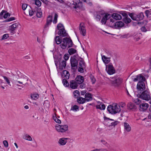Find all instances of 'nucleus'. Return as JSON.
I'll list each match as a JSON object with an SVG mask.
<instances>
[{
  "label": "nucleus",
  "instance_id": "nucleus-40",
  "mask_svg": "<svg viewBox=\"0 0 151 151\" xmlns=\"http://www.w3.org/2000/svg\"><path fill=\"white\" fill-rule=\"evenodd\" d=\"M36 13V8L32 10H29V15L31 16L33 15V14Z\"/></svg>",
  "mask_w": 151,
  "mask_h": 151
},
{
  "label": "nucleus",
  "instance_id": "nucleus-45",
  "mask_svg": "<svg viewBox=\"0 0 151 151\" xmlns=\"http://www.w3.org/2000/svg\"><path fill=\"white\" fill-rule=\"evenodd\" d=\"M145 12L146 16L148 17V16L151 15V9L146 10Z\"/></svg>",
  "mask_w": 151,
  "mask_h": 151
},
{
  "label": "nucleus",
  "instance_id": "nucleus-37",
  "mask_svg": "<svg viewBox=\"0 0 151 151\" xmlns=\"http://www.w3.org/2000/svg\"><path fill=\"white\" fill-rule=\"evenodd\" d=\"M66 79H63L62 80V83L64 86L65 87H68L69 85L68 82Z\"/></svg>",
  "mask_w": 151,
  "mask_h": 151
},
{
  "label": "nucleus",
  "instance_id": "nucleus-23",
  "mask_svg": "<svg viewBox=\"0 0 151 151\" xmlns=\"http://www.w3.org/2000/svg\"><path fill=\"white\" fill-rule=\"evenodd\" d=\"M127 107L128 109L134 110L136 109V107L133 103L130 102L127 104Z\"/></svg>",
  "mask_w": 151,
  "mask_h": 151
},
{
  "label": "nucleus",
  "instance_id": "nucleus-29",
  "mask_svg": "<svg viewBox=\"0 0 151 151\" xmlns=\"http://www.w3.org/2000/svg\"><path fill=\"white\" fill-rule=\"evenodd\" d=\"M63 74L64 75V77L66 79H68L69 78L70 74L68 71L64 70L63 71Z\"/></svg>",
  "mask_w": 151,
  "mask_h": 151
},
{
  "label": "nucleus",
  "instance_id": "nucleus-55",
  "mask_svg": "<svg viewBox=\"0 0 151 151\" xmlns=\"http://www.w3.org/2000/svg\"><path fill=\"white\" fill-rule=\"evenodd\" d=\"M106 19L104 17L101 20V22L103 24H106Z\"/></svg>",
  "mask_w": 151,
  "mask_h": 151
},
{
  "label": "nucleus",
  "instance_id": "nucleus-14",
  "mask_svg": "<svg viewBox=\"0 0 151 151\" xmlns=\"http://www.w3.org/2000/svg\"><path fill=\"white\" fill-rule=\"evenodd\" d=\"M76 81L77 84H81L83 82L84 79L83 77L81 76H77L75 79Z\"/></svg>",
  "mask_w": 151,
  "mask_h": 151
},
{
  "label": "nucleus",
  "instance_id": "nucleus-60",
  "mask_svg": "<svg viewBox=\"0 0 151 151\" xmlns=\"http://www.w3.org/2000/svg\"><path fill=\"white\" fill-rule=\"evenodd\" d=\"M134 39L136 41H138L140 39V38L139 36L137 35V36L134 37Z\"/></svg>",
  "mask_w": 151,
  "mask_h": 151
},
{
  "label": "nucleus",
  "instance_id": "nucleus-53",
  "mask_svg": "<svg viewBox=\"0 0 151 151\" xmlns=\"http://www.w3.org/2000/svg\"><path fill=\"white\" fill-rule=\"evenodd\" d=\"M44 103L46 107H49L50 105L49 101L47 100H45Z\"/></svg>",
  "mask_w": 151,
  "mask_h": 151
},
{
  "label": "nucleus",
  "instance_id": "nucleus-16",
  "mask_svg": "<svg viewBox=\"0 0 151 151\" xmlns=\"http://www.w3.org/2000/svg\"><path fill=\"white\" fill-rule=\"evenodd\" d=\"M149 106L147 103H143L140 104L139 106V110L141 111H145L147 109Z\"/></svg>",
  "mask_w": 151,
  "mask_h": 151
},
{
  "label": "nucleus",
  "instance_id": "nucleus-27",
  "mask_svg": "<svg viewBox=\"0 0 151 151\" xmlns=\"http://www.w3.org/2000/svg\"><path fill=\"white\" fill-rule=\"evenodd\" d=\"M124 25V23L121 21L116 22L115 23V26L116 27H120Z\"/></svg>",
  "mask_w": 151,
  "mask_h": 151
},
{
  "label": "nucleus",
  "instance_id": "nucleus-30",
  "mask_svg": "<svg viewBox=\"0 0 151 151\" xmlns=\"http://www.w3.org/2000/svg\"><path fill=\"white\" fill-rule=\"evenodd\" d=\"M55 39L56 43L58 45H59L62 42V40H61V38L59 36H56Z\"/></svg>",
  "mask_w": 151,
  "mask_h": 151
},
{
  "label": "nucleus",
  "instance_id": "nucleus-57",
  "mask_svg": "<svg viewBox=\"0 0 151 151\" xmlns=\"http://www.w3.org/2000/svg\"><path fill=\"white\" fill-rule=\"evenodd\" d=\"M3 143L4 146L6 147H7L8 146V143L7 141L6 140H4L3 141Z\"/></svg>",
  "mask_w": 151,
  "mask_h": 151
},
{
  "label": "nucleus",
  "instance_id": "nucleus-19",
  "mask_svg": "<svg viewBox=\"0 0 151 151\" xmlns=\"http://www.w3.org/2000/svg\"><path fill=\"white\" fill-rule=\"evenodd\" d=\"M85 101H89L92 100L93 98L91 94L89 93H86L85 95V98H84Z\"/></svg>",
  "mask_w": 151,
  "mask_h": 151
},
{
  "label": "nucleus",
  "instance_id": "nucleus-24",
  "mask_svg": "<svg viewBox=\"0 0 151 151\" xmlns=\"http://www.w3.org/2000/svg\"><path fill=\"white\" fill-rule=\"evenodd\" d=\"M112 17L115 20H118L122 19V16L118 14H113L112 15Z\"/></svg>",
  "mask_w": 151,
  "mask_h": 151
},
{
  "label": "nucleus",
  "instance_id": "nucleus-26",
  "mask_svg": "<svg viewBox=\"0 0 151 151\" xmlns=\"http://www.w3.org/2000/svg\"><path fill=\"white\" fill-rule=\"evenodd\" d=\"M36 14L37 17L38 18H41L42 15V13L40 11V9H39L38 7L36 8Z\"/></svg>",
  "mask_w": 151,
  "mask_h": 151
},
{
  "label": "nucleus",
  "instance_id": "nucleus-43",
  "mask_svg": "<svg viewBox=\"0 0 151 151\" xmlns=\"http://www.w3.org/2000/svg\"><path fill=\"white\" fill-rule=\"evenodd\" d=\"M35 4L39 7L41 5V2L39 0H36L35 1Z\"/></svg>",
  "mask_w": 151,
  "mask_h": 151
},
{
  "label": "nucleus",
  "instance_id": "nucleus-22",
  "mask_svg": "<svg viewBox=\"0 0 151 151\" xmlns=\"http://www.w3.org/2000/svg\"><path fill=\"white\" fill-rule=\"evenodd\" d=\"M124 129L125 131L129 132L131 131V127L128 123L124 122Z\"/></svg>",
  "mask_w": 151,
  "mask_h": 151
},
{
  "label": "nucleus",
  "instance_id": "nucleus-7",
  "mask_svg": "<svg viewBox=\"0 0 151 151\" xmlns=\"http://www.w3.org/2000/svg\"><path fill=\"white\" fill-rule=\"evenodd\" d=\"M137 96L146 101H148L150 99L149 93L147 90L143 91L141 94H138Z\"/></svg>",
  "mask_w": 151,
  "mask_h": 151
},
{
  "label": "nucleus",
  "instance_id": "nucleus-47",
  "mask_svg": "<svg viewBox=\"0 0 151 151\" xmlns=\"http://www.w3.org/2000/svg\"><path fill=\"white\" fill-rule=\"evenodd\" d=\"M90 78L91 79V81L92 83V84H94L96 81V79L93 76L91 75L90 76Z\"/></svg>",
  "mask_w": 151,
  "mask_h": 151
},
{
  "label": "nucleus",
  "instance_id": "nucleus-1",
  "mask_svg": "<svg viewBox=\"0 0 151 151\" xmlns=\"http://www.w3.org/2000/svg\"><path fill=\"white\" fill-rule=\"evenodd\" d=\"M73 45V43L70 38L65 37L63 39L62 43L60 45V46L62 48L65 49L67 47L68 48L71 47Z\"/></svg>",
  "mask_w": 151,
  "mask_h": 151
},
{
  "label": "nucleus",
  "instance_id": "nucleus-64",
  "mask_svg": "<svg viewBox=\"0 0 151 151\" xmlns=\"http://www.w3.org/2000/svg\"><path fill=\"white\" fill-rule=\"evenodd\" d=\"M96 18L97 20L99 21L101 19V16L97 14L96 16Z\"/></svg>",
  "mask_w": 151,
  "mask_h": 151
},
{
  "label": "nucleus",
  "instance_id": "nucleus-38",
  "mask_svg": "<svg viewBox=\"0 0 151 151\" xmlns=\"http://www.w3.org/2000/svg\"><path fill=\"white\" fill-rule=\"evenodd\" d=\"M106 20L109 19L112 17V15L109 14L108 13H105L104 16Z\"/></svg>",
  "mask_w": 151,
  "mask_h": 151
},
{
  "label": "nucleus",
  "instance_id": "nucleus-39",
  "mask_svg": "<svg viewBox=\"0 0 151 151\" xmlns=\"http://www.w3.org/2000/svg\"><path fill=\"white\" fill-rule=\"evenodd\" d=\"M79 66H82L83 67H84L85 66L84 62V60L83 58H80V62L79 63Z\"/></svg>",
  "mask_w": 151,
  "mask_h": 151
},
{
  "label": "nucleus",
  "instance_id": "nucleus-44",
  "mask_svg": "<svg viewBox=\"0 0 151 151\" xmlns=\"http://www.w3.org/2000/svg\"><path fill=\"white\" fill-rule=\"evenodd\" d=\"M3 77L4 78V79L5 80L7 83L8 84L9 86H11L10 81L9 79L7 78V77L6 76H3Z\"/></svg>",
  "mask_w": 151,
  "mask_h": 151
},
{
  "label": "nucleus",
  "instance_id": "nucleus-6",
  "mask_svg": "<svg viewBox=\"0 0 151 151\" xmlns=\"http://www.w3.org/2000/svg\"><path fill=\"white\" fill-rule=\"evenodd\" d=\"M56 129L59 132H64L68 130V126L67 124L60 125L57 124L55 126Z\"/></svg>",
  "mask_w": 151,
  "mask_h": 151
},
{
  "label": "nucleus",
  "instance_id": "nucleus-20",
  "mask_svg": "<svg viewBox=\"0 0 151 151\" xmlns=\"http://www.w3.org/2000/svg\"><path fill=\"white\" fill-rule=\"evenodd\" d=\"M102 59L105 64L109 63L110 61V58L108 57L105 55H101Z\"/></svg>",
  "mask_w": 151,
  "mask_h": 151
},
{
  "label": "nucleus",
  "instance_id": "nucleus-42",
  "mask_svg": "<svg viewBox=\"0 0 151 151\" xmlns=\"http://www.w3.org/2000/svg\"><path fill=\"white\" fill-rule=\"evenodd\" d=\"M119 122L117 121H116L113 122H112L111 123V124H110L109 126H110L112 127L113 126L114 127H115L116 125H117Z\"/></svg>",
  "mask_w": 151,
  "mask_h": 151
},
{
  "label": "nucleus",
  "instance_id": "nucleus-54",
  "mask_svg": "<svg viewBox=\"0 0 151 151\" xmlns=\"http://www.w3.org/2000/svg\"><path fill=\"white\" fill-rule=\"evenodd\" d=\"M76 94L78 95L80 94V92L78 90H76L73 92L74 96L76 98V97L77 96L76 95Z\"/></svg>",
  "mask_w": 151,
  "mask_h": 151
},
{
  "label": "nucleus",
  "instance_id": "nucleus-3",
  "mask_svg": "<svg viewBox=\"0 0 151 151\" xmlns=\"http://www.w3.org/2000/svg\"><path fill=\"white\" fill-rule=\"evenodd\" d=\"M129 15L132 20L137 21L142 20L144 17L142 12H141L138 14L129 13Z\"/></svg>",
  "mask_w": 151,
  "mask_h": 151
},
{
  "label": "nucleus",
  "instance_id": "nucleus-17",
  "mask_svg": "<svg viewBox=\"0 0 151 151\" xmlns=\"http://www.w3.org/2000/svg\"><path fill=\"white\" fill-rule=\"evenodd\" d=\"M82 24L81 23L80 24L79 27V29L80 31L81 34L83 36H84L86 35V30L85 27L82 25Z\"/></svg>",
  "mask_w": 151,
  "mask_h": 151
},
{
  "label": "nucleus",
  "instance_id": "nucleus-12",
  "mask_svg": "<svg viewBox=\"0 0 151 151\" xmlns=\"http://www.w3.org/2000/svg\"><path fill=\"white\" fill-rule=\"evenodd\" d=\"M10 16V14L7 11L3 10L0 13V19H2L3 18L6 19L7 17H9Z\"/></svg>",
  "mask_w": 151,
  "mask_h": 151
},
{
  "label": "nucleus",
  "instance_id": "nucleus-63",
  "mask_svg": "<svg viewBox=\"0 0 151 151\" xmlns=\"http://www.w3.org/2000/svg\"><path fill=\"white\" fill-rule=\"evenodd\" d=\"M21 78H23L24 80H26V81H28V79L27 77L23 75V76H22Z\"/></svg>",
  "mask_w": 151,
  "mask_h": 151
},
{
  "label": "nucleus",
  "instance_id": "nucleus-31",
  "mask_svg": "<svg viewBox=\"0 0 151 151\" xmlns=\"http://www.w3.org/2000/svg\"><path fill=\"white\" fill-rule=\"evenodd\" d=\"M77 50L74 48H71L69 49L68 50V52L70 55H72L76 53Z\"/></svg>",
  "mask_w": 151,
  "mask_h": 151
},
{
  "label": "nucleus",
  "instance_id": "nucleus-4",
  "mask_svg": "<svg viewBox=\"0 0 151 151\" xmlns=\"http://www.w3.org/2000/svg\"><path fill=\"white\" fill-rule=\"evenodd\" d=\"M57 28L59 30L58 34L60 36L64 37L67 36V34L62 24L60 23L58 24L57 26Z\"/></svg>",
  "mask_w": 151,
  "mask_h": 151
},
{
  "label": "nucleus",
  "instance_id": "nucleus-59",
  "mask_svg": "<svg viewBox=\"0 0 151 151\" xmlns=\"http://www.w3.org/2000/svg\"><path fill=\"white\" fill-rule=\"evenodd\" d=\"M139 75H137L135 78H133L132 79L134 82L139 81Z\"/></svg>",
  "mask_w": 151,
  "mask_h": 151
},
{
  "label": "nucleus",
  "instance_id": "nucleus-18",
  "mask_svg": "<svg viewBox=\"0 0 151 151\" xmlns=\"http://www.w3.org/2000/svg\"><path fill=\"white\" fill-rule=\"evenodd\" d=\"M19 24L17 23L14 24L9 27V30L12 31H16L19 26Z\"/></svg>",
  "mask_w": 151,
  "mask_h": 151
},
{
  "label": "nucleus",
  "instance_id": "nucleus-62",
  "mask_svg": "<svg viewBox=\"0 0 151 151\" xmlns=\"http://www.w3.org/2000/svg\"><path fill=\"white\" fill-rule=\"evenodd\" d=\"M99 104L100 105H96V108L97 109H99L100 110H101V107L100 106V104H101V103L100 102H99Z\"/></svg>",
  "mask_w": 151,
  "mask_h": 151
},
{
  "label": "nucleus",
  "instance_id": "nucleus-21",
  "mask_svg": "<svg viewBox=\"0 0 151 151\" xmlns=\"http://www.w3.org/2000/svg\"><path fill=\"white\" fill-rule=\"evenodd\" d=\"M52 21V16L50 15L47 18L46 23L44 26V28H46V27H48V26L51 24Z\"/></svg>",
  "mask_w": 151,
  "mask_h": 151
},
{
  "label": "nucleus",
  "instance_id": "nucleus-61",
  "mask_svg": "<svg viewBox=\"0 0 151 151\" xmlns=\"http://www.w3.org/2000/svg\"><path fill=\"white\" fill-rule=\"evenodd\" d=\"M86 87V85L84 83H83L81 84V85H80V87L81 88H83Z\"/></svg>",
  "mask_w": 151,
  "mask_h": 151
},
{
  "label": "nucleus",
  "instance_id": "nucleus-58",
  "mask_svg": "<svg viewBox=\"0 0 151 151\" xmlns=\"http://www.w3.org/2000/svg\"><path fill=\"white\" fill-rule=\"evenodd\" d=\"M27 4H23L22 5V8L23 10H24L27 8Z\"/></svg>",
  "mask_w": 151,
  "mask_h": 151
},
{
  "label": "nucleus",
  "instance_id": "nucleus-32",
  "mask_svg": "<svg viewBox=\"0 0 151 151\" xmlns=\"http://www.w3.org/2000/svg\"><path fill=\"white\" fill-rule=\"evenodd\" d=\"M123 21L124 22L126 23H129L131 22V20L128 17V16L125 18H123Z\"/></svg>",
  "mask_w": 151,
  "mask_h": 151
},
{
  "label": "nucleus",
  "instance_id": "nucleus-41",
  "mask_svg": "<svg viewBox=\"0 0 151 151\" xmlns=\"http://www.w3.org/2000/svg\"><path fill=\"white\" fill-rule=\"evenodd\" d=\"M58 17V15L56 13H55V14L54 19L53 21V23L55 24L57 23Z\"/></svg>",
  "mask_w": 151,
  "mask_h": 151
},
{
  "label": "nucleus",
  "instance_id": "nucleus-49",
  "mask_svg": "<svg viewBox=\"0 0 151 151\" xmlns=\"http://www.w3.org/2000/svg\"><path fill=\"white\" fill-rule=\"evenodd\" d=\"M83 67L82 66H79L78 68V71L81 73H83L84 72V70L83 69V67Z\"/></svg>",
  "mask_w": 151,
  "mask_h": 151
},
{
  "label": "nucleus",
  "instance_id": "nucleus-25",
  "mask_svg": "<svg viewBox=\"0 0 151 151\" xmlns=\"http://www.w3.org/2000/svg\"><path fill=\"white\" fill-rule=\"evenodd\" d=\"M31 98L34 100H37L39 97V95L37 93H34L31 95Z\"/></svg>",
  "mask_w": 151,
  "mask_h": 151
},
{
  "label": "nucleus",
  "instance_id": "nucleus-50",
  "mask_svg": "<svg viewBox=\"0 0 151 151\" xmlns=\"http://www.w3.org/2000/svg\"><path fill=\"white\" fill-rule=\"evenodd\" d=\"M135 103L137 105L140 104L141 103V101L139 99L137 98L136 99L134 100Z\"/></svg>",
  "mask_w": 151,
  "mask_h": 151
},
{
  "label": "nucleus",
  "instance_id": "nucleus-56",
  "mask_svg": "<svg viewBox=\"0 0 151 151\" xmlns=\"http://www.w3.org/2000/svg\"><path fill=\"white\" fill-rule=\"evenodd\" d=\"M104 120L106 122H108V121L109 120L111 121H114V120L113 119H110V118H107L106 116H104Z\"/></svg>",
  "mask_w": 151,
  "mask_h": 151
},
{
  "label": "nucleus",
  "instance_id": "nucleus-51",
  "mask_svg": "<svg viewBox=\"0 0 151 151\" xmlns=\"http://www.w3.org/2000/svg\"><path fill=\"white\" fill-rule=\"evenodd\" d=\"M69 57V55H68V54L67 53V54H65L64 55V57H63V58H64V59L65 60V61H66V60H68V59Z\"/></svg>",
  "mask_w": 151,
  "mask_h": 151
},
{
  "label": "nucleus",
  "instance_id": "nucleus-10",
  "mask_svg": "<svg viewBox=\"0 0 151 151\" xmlns=\"http://www.w3.org/2000/svg\"><path fill=\"white\" fill-rule=\"evenodd\" d=\"M137 88L138 91H143L145 88V85L144 82H139L137 85Z\"/></svg>",
  "mask_w": 151,
  "mask_h": 151
},
{
  "label": "nucleus",
  "instance_id": "nucleus-48",
  "mask_svg": "<svg viewBox=\"0 0 151 151\" xmlns=\"http://www.w3.org/2000/svg\"><path fill=\"white\" fill-rule=\"evenodd\" d=\"M9 37V34H4L2 36L1 40H5L7 39Z\"/></svg>",
  "mask_w": 151,
  "mask_h": 151
},
{
  "label": "nucleus",
  "instance_id": "nucleus-13",
  "mask_svg": "<svg viewBox=\"0 0 151 151\" xmlns=\"http://www.w3.org/2000/svg\"><path fill=\"white\" fill-rule=\"evenodd\" d=\"M70 61L71 64L72 69L76 70L78 65L77 60L75 58L70 59Z\"/></svg>",
  "mask_w": 151,
  "mask_h": 151
},
{
  "label": "nucleus",
  "instance_id": "nucleus-11",
  "mask_svg": "<svg viewBox=\"0 0 151 151\" xmlns=\"http://www.w3.org/2000/svg\"><path fill=\"white\" fill-rule=\"evenodd\" d=\"M69 139V138L63 137L59 139L58 143L60 146L64 145L67 142V140Z\"/></svg>",
  "mask_w": 151,
  "mask_h": 151
},
{
  "label": "nucleus",
  "instance_id": "nucleus-36",
  "mask_svg": "<svg viewBox=\"0 0 151 151\" xmlns=\"http://www.w3.org/2000/svg\"><path fill=\"white\" fill-rule=\"evenodd\" d=\"M23 138L25 139L30 141H32V138L31 137L27 134H25Z\"/></svg>",
  "mask_w": 151,
  "mask_h": 151
},
{
  "label": "nucleus",
  "instance_id": "nucleus-34",
  "mask_svg": "<svg viewBox=\"0 0 151 151\" xmlns=\"http://www.w3.org/2000/svg\"><path fill=\"white\" fill-rule=\"evenodd\" d=\"M55 116L53 115L52 118L57 123L60 124L61 122V121L56 116H55Z\"/></svg>",
  "mask_w": 151,
  "mask_h": 151
},
{
  "label": "nucleus",
  "instance_id": "nucleus-9",
  "mask_svg": "<svg viewBox=\"0 0 151 151\" xmlns=\"http://www.w3.org/2000/svg\"><path fill=\"white\" fill-rule=\"evenodd\" d=\"M106 70L108 73L110 75H112L115 72V70L112 63H110L108 65H106Z\"/></svg>",
  "mask_w": 151,
  "mask_h": 151
},
{
  "label": "nucleus",
  "instance_id": "nucleus-46",
  "mask_svg": "<svg viewBox=\"0 0 151 151\" xmlns=\"http://www.w3.org/2000/svg\"><path fill=\"white\" fill-rule=\"evenodd\" d=\"M79 109V107L76 105H75L72 107L71 110L73 111H77Z\"/></svg>",
  "mask_w": 151,
  "mask_h": 151
},
{
  "label": "nucleus",
  "instance_id": "nucleus-5",
  "mask_svg": "<svg viewBox=\"0 0 151 151\" xmlns=\"http://www.w3.org/2000/svg\"><path fill=\"white\" fill-rule=\"evenodd\" d=\"M112 79L114 80L111 81V83L112 85L115 87L119 86L122 82V78L117 76H115L112 78Z\"/></svg>",
  "mask_w": 151,
  "mask_h": 151
},
{
  "label": "nucleus",
  "instance_id": "nucleus-52",
  "mask_svg": "<svg viewBox=\"0 0 151 151\" xmlns=\"http://www.w3.org/2000/svg\"><path fill=\"white\" fill-rule=\"evenodd\" d=\"M15 19V18L14 17H11L9 18H8L6 19L5 21V22H9Z\"/></svg>",
  "mask_w": 151,
  "mask_h": 151
},
{
  "label": "nucleus",
  "instance_id": "nucleus-15",
  "mask_svg": "<svg viewBox=\"0 0 151 151\" xmlns=\"http://www.w3.org/2000/svg\"><path fill=\"white\" fill-rule=\"evenodd\" d=\"M69 86L71 88L75 89L77 88L78 87V84L75 81L71 80L70 82Z\"/></svg>",
  "mask_w": 151,
  "mask_h": 151
},
{
  "label": "nucleus",
  "instance_id": "nucleus-28",
  "mask_svg": "<svg viewBox=\"0 0 151 151\" xmlns=\"http://www.w3.org/2000/svg\"><path fill=\"white\" fill-rule=\"evenodd\" d=\"M77 101L80 104H83L86 102L84 98L81 97H79L77 99Z\"/></svg>",
  "mask_w": 151,
  "mask_h": 151
},
{
  "label": "nucleus",
  "instance_id": "nucleus-33",
  "mask_svg": "<svg viewBox=\"0 0 151 151\" xmlns=\"http://www.w3.org/2000/svg\"><path fill=\"white\" fill-rule=\"evenodd\" d=\"M141 31L144 32H146L147 31H150V28L146 26L145 27H142L141 28Z\"/></svg>",
  "mask_w": 151,
  "mask_h": 151
},
{
  "label": "nucleus",
  "instance_id": "nucleus-2",
  "mask_svg": "<svg viewBox=\"0 0 151 151\" xmlns=\"http://www.w3.org/2000/svg\"><path fill=\"white\" fill-rule=\"evenodd\" d=\"M107 110L109 113L115 114L120 111V106L117 104H115L109 106L107 107Z\"/></svg>",
  "mask_w": 151,
  "mask_h": 151
},
{
  "label": "nucleus",
  "instance_id": "nucleus-8",
  "mask_svg": "<svg viewBox=\"0 0 151 151\" xmlns=\"http://www.w3.org/2000/svg\"><path fill=\"white\" fill-rule=\"evenodd\" d=\"M61 60L60 58H59L57 61H55V64L56 67H57L58 63L59 64V68L61 70H63L65 68L66 65V62L63 60H62L61 62L60 60Z\"/></svg>",
  "mask_w": 151,
  "mask_h": 151
},
{
  "label": "nucleus",
  "instance_id": "nucleus-35",
  "mask_svg": "<svg viewBox=\"0 0 151 151\" xmlns=\"http://www.w3.org/2000/svg\"><path fill=\"white\" fill-rule=\"evenodd\" d=\"M139 82H144L145 81V77L142 75V74L139 75Z\"/></svg>",
  "mask_w": 151,
  "mask_h": 151
}]
</instances>
